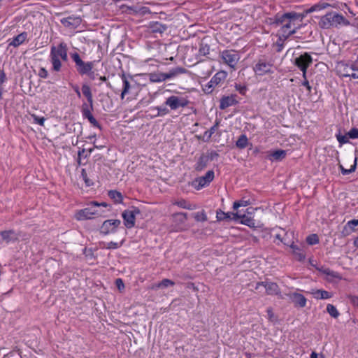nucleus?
<instances>
[{"label":"nucleus","instance_id":"obj_1","mask_svg":"<svg viewBox=\"0 0 358 358\" xmlns=\"http://www.w3.org/2000/svg\"><path fill=\"white\" fill-rule=\"evenodd\" d=\"M303 20V15L294 12L286 13L282 15H276L273 24L280 27L278 33L284 34V37H289L295 34L300 27Z\"/></svg>","mask_w":358,"mask_h":358},{"label":"nucleus","instance_id":"obj_2","mask_svg":"<svg viewBox=\"0 0 358 358\" xmlns=\"http://www.w3.org/2000/svg\"><path fill=\"white\" fill-rule=\"evenodd\" d=\"M349 24V21L341 14L331 12L322 16L319 22V25L323 29L337 27Z\"/></svg>","mask_w":358,"mask_h":358},{"label":"nucleus","instance_id":"obj_3","mask_svg":"<svg viewBox=\"0 0 358 358\" xmlns=\"http://www.w3.org/2000/svg\"><path fill=\"white\" fill-rule=\"evenodd\" d=\"M60 59L67 61V46L66 44L61 43L57 46H53L50 51V61L52 64V69L59 71L62 66Z\"/></svg>","mask_w":358,"mask_h":358},{"label":"nucleus","instance_id":"obj_4","mask_svg":"<svg viewBox=\"0 0 358 358\" xmlns=\"http://www.w3.org/2000/svg\"><path fill=\"white\" fill-rule=\"evenodd\" d=\"M106 206L105 203H92L88 207L78 211L75 217L78 220H84L102 216L104 210L101 207H106Z\"/></svg>","mask_w":358,"mask_h":358},{"label":"nucleus","instance_id":"obj_5","mask_svg":"<svg viewBox=\"0 0 358 358\" xmlns=\"http://www.w3.org/2000/svg\"><path fill=\"white\" fill-rule=\"evenodd\" d=\"M222 62L229 66L232 69H236V66L240 59L239 54L233 50H227L220 52Z\"/></svg>","mask_w":358,"mask_h":358},{"label":"nucleus","instance_id":"obj_6","mask_svg":"<svg viewBox=\"0 0 358 358\" xmlns=\"http://www.w3.org/2000/svg\"><path fill=\"white\" fill-rule=\"evenodd\" d=\"M71 57L77 66L78 73L81 75L90 74V71L93 69L95 62H83L79 55L76 52L71 54Z\"/></svg>","mask_w":358,"mask_h":358},{"label":"nucleus","instance_id":"obj_7","mask_svg":"<svg viewBox=\"0 0 358 358\" xmlns=\"http://www.w3.org/2000/svg\"><path fill=\"white\" fill-rule=\"evenodd\" d=\"M312 62L313 59L311 56L307 52H305L299 57H296L294 59V64L303 72V77L304 78H306V69L312 64Z\"/></svg>","mask_w":358,"mask_h":358},{"label":"nucleus","instance_id":"obj_8","mask_svg":"<svg viewBox=\"0 0 358 358\" xmlns=\"http://www.w3.org/2000/svg\"><path fill=\"white\" fill-rule=\"evenodd\" d=\"M189 101L182 96H171L166 99L165 104L171 110H176L180 107H185L188 105Z\"/></svg>","mask_w":358,"mask_h":358},{"label":"nucleus","instance_id":"obj_9","mask_svg":"<svg viewBox=\"0 0 358 358\" xmlns=\"http://www.w3.org/2000/svg\"><path fill=\"white\" fill-rule=\"evenodd\" d=\"M140 213V210L136 208H131L122 213L124 225L130 229L135 224L136 215Z\"/></svg>","mask_w":358,"mask_h":358},{"label":"nucleus","instance_id":"obj_10","mask_svg":"<svg viewBox=\"0 0 358 358\" xmlns=\"http://www.w3.org/2000/svg\"><path fill=\"white\" fill-rule=\"evenodd\" d=\"M120 224L121 221L120 220H106L103 222L101 227V232L105 235L108 234L109 233H113Z\"/></svg>","mask_w":358,"mask_h":358},{"label":"nucleus","instance_id":"obj_11","mask_svg":"<svg viewBox=\"0 0 358 358\" xmlns=\"http://www.w3.org/2000/svg\"><path fill=\"white\" fill-rule=\"evenodd\" d=\"M264 287L266 289L267 294L273 295L278 294L279 292V288L276 283L271 282H259L256 284L255 289H259L260 287Z\"/></svg>","mask_w":358,"mask_h":358},{"label":"nucleus","instance_id":"obj_12","mask_svg":"<svg viewBox=\"0 0 358 358\" xmlns=\"http://www.w3.org/2000/svg\"><path fill=\"white\" fill-rule=\"evenodd\" d=\"M249 214V213H248L247 215L241 214L240 211H237L234 214H232V219L233 220H241V223L249 227H254L255 224V221Z\"/></svg>","mask_w":358,"mask_h":358},{"label":"nucleus","instance_id":"obj_13","mask_svg":"<svg viewBox=\"0 0 358 358\" xmlns=\"http://www.w3.org/2000/svg\"><path fill=\"white\" fill-rule=\"evenodd\" d=\"M272 64L264 60H259L255 65L254 70L257 75L262 76L271 71Z\"/></svg>","mask_w":358,"mask_h":358},{"label":"nucleus","instance_id":"obj_14","mask_svg":"<svg viewBox=\"0 0 358 358\" xmlns=\"http://www.w3.org/2000/svg\"><path fill=\"white\" fill-rule=\"evenodd\" d=\"M287 296L295 306L303 308L306 305V299L301 294L292 292L287 294Z\"/></svg>","mask_w":358,"mask_h":358},{"label":"nucleus","instance_id":"obj_15","mask_svg":"<svg viewBox=\"0 0 358 358\" xmlns=\"http://www.w3.org/2000/svg\"><path fill=\"white\" fill-rule=\"evenodd\" d=\"M214 178V172L213 171H208L205 176L199 178L196 182L198 183L197 188L200 189L208 185Z\"/></svg>","mask_w":358,"mask_h":358},{"label":"nucleus","instance_id":"obj_16","mask_svg":"<svg viewBox=\"0 0 358 358\" xmlns=\"http://www.w3.org/2000/svg\"><path fill=\"white\" fill-rule=\"evenodd\" d=\"M236 96L234 94L223 96L220 99V109L224 110L229 106L236 105L238 103V101L236 100Z\"/></svg>","mask_w":358,"mask_h":358},{"label":"nucleus","instance_id":"obj_17","mask_svg":"<svg viewBox=\"0 0 358 358\" xmlns=\"http://www.w3.org/2000/svg\"><path fill=\"white\" fill-rule=\"evenodd\" d=\"M1 236L6 243H13L18 238L17 234L12 230L1 231Z\"/></svg>","mask_w":358,"mask_h":358},{"label":"nucleus","instance_id":"obj_18","mask_svg":"<svg viewBox=\"0 0 358 358\" xmlns=\"http://www.w3.org/2000/svg\"><path fill=\"white\" fill-rule=\"evenodd\" d=\"M317 299H327L332 296V294L323 289H312L310 292Z\"/></svg>","mask_w":358,"mask_h":358},{"label":"nucleus","instance_id":"obj_19","mask_svg":"<svg viewBox=\"0 0 358 358\" xmlns=\"http://www.w3.org/2000/svg\"><path fill=\"white\" fill-rule=\"evenodd\" d=\"M347 159L349 162H353V164L351 165L350 168L349 169H345L342 164H339V167L341 170V172L343 175H347L350 173H352L355 171L356 166H357V157H352V156H348Z\"/></svg>","mask_w":358,"mask_h":358},{"label":"nucleus","instance_id":"obj_20","mask_svg":"<svg viewBox=\"0 0 358 358\" xmlns=\"http://www.w3.org/2000/svg\"><path fill=\"white\" fill-rule=\"evenodd\" d=\"M186 70L182 67H176L171 69L169 72L164 73L166 80L176 78L180 74L185 73Z\"/></svg>","mask_w":358,"mask_h":358},{"label":"nucleus","instance_id":"obj_21","mask_svg":"<svg viewBox=\"0 0 358 358\" xmlns=\"http://www.w3.org/2000/svg\"><path fill=\"white\" fill-rule=\"evenodd\" d=\"M227 73L226 71H220L217 72L212 78L211 83L217 86L219 84L222 83L227 78Z\"/></svg>","mask_w":358,"mask_h":358},{"label":"nucleus","instance_id":"obj_22","mask_svg":"<svg viewBox=\"0 0 358 358\" xmlns=\"http://www.w3.org/2000/svg\"><path fill=\"white\" fill-rule=\"evenodd\" d=\"M175 285L174 282L169 279H164L162 281L158 283L153 284L151 286V289L154 290H157L159 289H164L169 286H173Z\"/></svg>","mask_w":358,"mask_h":358},{"label":"nucleus","instance_id":"obj_23","mask_svg":"<svg viewBox=\"0 0 358 358\" xmlns=\"http://www.w3.org/2000/svg\"><path fill=\"white\" fill-rule=\"evenodd\" d=\"M286 156V151L282 150H278L271 152L268 157L271 161H280L284 159Z\"/></svg>","mask_w":358,"mask_h":358},{"label":"nucleus","instance_id":"obj_24","mask_svg":"<svg viewBox=\"0 0 358 358\" xmlns=\"http://www.w3.org/2000/svg\"><path fill=\"white\" fill-rule=\"evenodd\" d=\"M339 71L342 76L351 77V74L353 73V64L351 66L341 64L339 65Z\"/></svg>","mask_w":358,"mask_h":358},{"label":"nucleus","instance_id":"obj_25","mask_svg":"<svg viewBox=\"0 0 358 358\" xmlns=\"http://www.w3.org/2000/svg\"><path fill=\"white\" fill-rule=\"evenodd\" d=\"M149 79L152 83H161L166 80L164 73H152L149 75Z\"/></svg>","mask_w":358,"mask_h":358},{"label":"nucleus","instance_id":"obj_26","mask_svg":"<svg viewBox=\"0 0 358 358\" xmlns=\"http://www.w3.org/2000/svg\"><path fill=\"white\" fill-rule=\"evenodd\" d=\"M208 160L209 159L208 156L201 155L196 165V169L198 171L203 170L205 167H206Z\"/></svg>","mask_w":358,"mask_h":358},{"label":"nucleus","instance_id":"obj_27","mask_svg":"<svg viewBox=\"0 0 358 358\" xmlns=\"http://www.w3.org/2000/svg\"><path fill=\"white\" fill-rule=\"evenodd\" d=\"M288 38L289 37H284V34L278 33V38L274 45L278 52H280L282 50L284 43Z\"/></svg>","mask_w":358,"mask_h":358},{"label":"nucleus","instance_id":"obj_28","mask_svg":"<svg viewBox=\"0 0 358 358\" xmlns=\"http://www.w3.org/2000/svg\"><path fill=\"white\" fill-rule=\"evenodd\" d=\"M174 204L180 206V208L189 210H194L196 208V206L195 204L189 203L183 199L176 201Z\"/></svg>","mask_w":358,"mask_h":358},{"label":"nucleus","instance_id":"obj_29","mask_svg":"<svg viewBox=\"0 0 358 358\" xmlns=\"http://www.w3.org/2000/svg\"><path fill=\"white\" fill-rule=\"evenodd\" d=\"M122 79L123 82V89L121 93V99H124L125 95L129 92L130 84L124 75H122Z\"/></svg>","mask_w":358,"mask_h":358},{"label":"nucleus","instance_id":"obj_30","mask_svg":"<svg viewBox=\"0 0 358 358\" xmlns=\"http://www.w3.org/2000/svg\"><path fill=\"white\" fill-rule=\"evenodd\" d=\"M82 92L87 97L88 102L92 106L93 99L90 87L87 85H83L82 87Z\"/></svg>","mask_w":358,"mask_h":358},{"label":"nucleus","instance_id":"obj_31","mask_svg":"<svg viewBox=\"0 0 358 358\" xmlns=\"http://www.w3.org/2000/svg\"><path fill=\"white\" fill-rule=\"evenodd\" d=\"M26 39V34H20L17 35L13 40L10 43V45L17 47L22 44Z\"/></svg>","mask_w":358,"mask_h":358},{"label":"nucleus","instance_id":"obj_32","mask_svg":"<svg viewBox=\"0 0 358 358\" xmlns=\"http://www.w3.org/2000/svg\"><path fill=\"white\" fill-rule=\"evenodd\" d=\"M358 225V220H352L348 221L344 227V229L347 231L348 234L355 231V227Z\"/></svg>","mask_w":358,"mask_h":358},{"label":"nucleus","instance_id":"obj_33","mask_svg":"<svg viewBox=\"0 0 358 358\" xmlns=\"http://www.w3.org/2000/svg\"><path fill=\"white\" fill-rule=\"evenodd\" d=\"M109 196L115 202L120 203L122 200V196L120 192L115 190H111L108 192Z\"/></svg>","mask_w":358,"mask_h":358},{"label":"nucleus","instance_id":"obj_34","mask_svg":"<svg viewBox=\"0 0 358 358\" xmlns=\"http://www.w3.org/2000/svg\"><path fill=\"white\" fill-rule=\"evenodd\" d=\"M248 145V138L245 135H241L236 141V146L239 148H245Z\"/></svg>","mask_w":358,"mask_h":358},{"label":"nucleus","instance_id":"obj_35","mask_svg":"<svg viewBox=\"0 0 358 358\" xmlns=\"http://www.w3.org/2000/svg\"><path fill=\"white\" fill-rule=\"evenodd\" d=\"M327 311L329 313V314L334 317V318H336L338 317L339 315V313L338 311L337 310L336 308L331 305V304H328L327 306Z\"/></svg>","mask_w":358,"mask_h":358},{"label":"nucleus","instance_id":"obj_36","mask_svg":"<svg viewBox=\"0 0 358 358\" xmlns=\"http://www.w3.org/2000/svg\"><path fill=\"white\" fill-rule=\"evenodd\" d=\"M123 243V241H121L120 243L113 242L110 241L106 243H103V247L107 249H116L120 248Z\"/></svg>","mask_w":358,"mask_h":358},{"label":"nucleus","instance_id":"obj_37","mask_svg":"<svg viewBox=\"0 0 358 358\" xmlns=\"http://www.w3.org/2000/svg\"><path fill=\"white\" fill-rule=\"evenodd\" d=\"M194 217L198 222H205L207 220V216L203 210L196 213Z\"/></svg>","mask_w":358,"mask_h":358},{"label":"nucleus","instance_id":"obj_38","mask_svg":"<svg viewBox=\"0 0 358 358\" xmlns=\"http://www.w3.org/2000/svg\"><path fill=\"white\" fill-rule=\"evenodd\" d=\"M250 204V201L248 200H240L238 201H235L233 205V208L234 210H237L239 207L241 206H247Z\"/></svg>","mask_w":358,"mask_h":358},{"label":"nucleus","instance_id":"obj_39","mask_svg":"<svg viewBox=\"0 0 358 358\" xmlns=\"http://www.w3.org/2000/svg\"><path fill=\"white\" fill-rule=\"evenodd\" d=\"M306 241L309 245H315L319 242L317 235L311 234L306 238Z\"/></svg>","mask_w":358,"mask_h":358},{"label":"nucleus","instance_id":"obj_40","mask_svg":"<svg viewBox=\"0 0 358 358\" xmlns=\"http://www.w3.org/2000/svg\"><path fill=\"white\" fill-rule=\"evenodd\" d=\"M81 178L87 186H91L93 185L92 181L88 178L87 173L84 169H83L81 171Z\"/></svg>","mask_w":358,"mask_h":358},{"label":"nucleus","instance_id":"obj_41","mask_svg":"<svg viewBox=\"0 0 358 358\" xmlns=\"http://www.w3.org/2000/svg\"><path fill=\"white\" fill-rule=\"evenodd\" d=\"M218 128V122H216L215 125H213L208 131H206L204 134V136H206L208 138H210L211 136L214 134V132Z\"/></svg>","mask_w":358,"mask_h":358},{"label":"nucleus","instance_id":"obj_42","mask_svg":"<svg viewBox=\"0 0 358 358\" xmlns=\"http://www.w3.org/2000/svg\"><path fill=\"white\" fill-rule=\"evenodd\" d=\"M31 117L34 121L35 123L43 126L45 119L43 117H38L36 115H31Z\"/></svg>","mask_w":358,"mask_h":358},{"label":"nucleus","instance_id":"obj_43","mask_svg":"<svg viewBox=\"0 0 358 358\" xmlns=\"http://www.w3.org/2000/svg\"><path fill=\"white\" fill-rule=\"evenodd\" d=\"M336 138H337L338 141L341 144L347 143L348 142V139H349V136H348V134L347 135L338 134L336 136Z\"/></svg>","mask_w":358,"mask_h":358},{"label":"nucleus","instance_id":"obj_44","mask_svg":"<svg viewBox=\"0 0 358 358\" xmlns=\"http://www.w3.org/2000/svg\"><path fill=\"white\" fill-rule=\"evenodd\" d=\"M348 136L350 138L355 139L358 138V129L353 128L349 131Z\"/></svg>","mask_w":358,"mask_h":358},{"label":"nucleus","instance_id":"obj_45","mask_svg":"<svg viewBox=\"0 0 358 358\" xmlns=\"http://www.w3.org/2000/svg\"><path fill=\"white\" fill-rule=\"evenodd\" d=\"M215 87H216V85L213 84V83H211V80H210L208 83V84L205 85V87L203 88V90L206 93H210L212 92V90H213V88H214Z\"/></svg>","mask_w":358,"mask_h":358},{"label":"nucleus","instance_id":"obj_46","mask_svg":"<svg viewBox=\"0 0 358 358\" xmlns=\"http://www.w3.org/2000/svg\"><path fill=\"white\" fill-rule=\"evenodd\" d=\"M324 273L333 278H338V274L329 268H326L323 271Z\"/></svg>","mask_w":358,"mask_h":358},{"label":"nucleus","instance_id":"obj_47","mask_svg":"<svg viewBox=\"0 0 358 358\" xmlns=\"http://www.w3.org/2000/svg\"><path fill=\"white\" fill-rule=\"evenodd\" d=\"M226 215L224 212L222 210H217L216 217L218 220H226Z\"/></svg>","mask_w":358,"mask_h":358},{"label":"nucleus","instance_id":"obj_48","mask_svg":"<svg viewBox=\"0 0 358 358\" xmlns=\"http://www.w3.org/2000/svg\"><path fill=\"white\" fill-rule=\"evenodd\" d=\"M115 285L120 291H122L124 288L123 281L120 278L116 279Z\"/></svg>","mask_w":358,"mask_h":358},{"label":"nucleus","instance_id":"obj_49","mask_svg":"<svg viewBox=\"0 0 358 358\" xmlns=\"http://www.w3.org/2000/svg\"><path fill=\"white\" fill-rule=\"evenodd\" d=\"M351 78H358V65L356 64H353V73L351 74Z\"/></svg>","mask_w":358,"mask_h":358},{"label":"nucleus","instance_id":"obj_50","mask_svg":"<svg viewBox=\"0 0 358 358\" xmlns=\"http://www.w3.org/2000/svg\"><path fill=\"white\" fill-rule=\"evenodd\" d=\"M88 120L90 121V122L94 127H100L98 122L96 121V120L93 117V115L90 116V117H87Z\"/></svg>","mask_w":358,"mask_h":358},{"label":"nucleus","instance_id":"obj_51","mask_svg":"<svg viewBox=\"0 0 358 358\" xmlns=\"http://www.w3.org/2000/svg\"><path fill=\"white\" fill-rule=\"evenodd\" d=\"M83 115L86 118L92 115L91 112L90 111V110L87 107H85V106H83Z\"/></svg>","mask_w":358,"mask_h":358},{"label":"nucleus","instance_id":"obj_52","mask_svg":"<svg viewBox=\"0 0 358 358\" xmlns=\"http://www.w3.org/2000/svg\"><path fill=\"white\" fill-rule=\"evenodd\" d=\"M236 90H238L241 94H245V92H246V87L245 86H242V85H236Z\"/></svg>","mask_w":358,"mask_h":358},{"label":"nucleus","instance_id":"obj_53","mask_svg":"<svg viewBox=\"0 0 358 358\" xmlns=\"http://www.w3.org/2000/svg\"><path fill=\"white\" fill-rule=\"evenodd\" d=\"M267 314H268V320L270 321H273L275 319V315H274V313H273V310L271 308L267 309Z\"/></svg>","mask_w":358,"mask_h":358},{"label":"nucleus","instance_id":"obj_54","mask_svg":"<svg viewBox=\"0 0 358 358\" xmlns=\"http://www.w3.org/2000/svg\"><path fill=\"white\" fill-rule=\"evenodd\" d=\"M275 238L277 239L280 240L281 242L284 243V244H285V245H289V241H288L287 240V238L286 237L282 238L280 234H276L275 235Z\"/></svg>","mask_w":358,"mask_h":358},{"label":"nucleus","instance_id":"obj_55","mask_svg":"<svg viewBox=\"0 0 358 358\" xmlns=\"http://www.w3.org/2000/svg\"><path fill=\"white\" fill-rule=\"evenodd\" d=\"M169 113V110L166 108H158V115H166Z\"/></svg>","mask_w":358,"mask_h":358},{"label":"nucleus","instance_id":"obj_56","mask_svg":"<svg viewBox=\"0 0 358 358\" xmlns=\"http://www.w3.org/2000/svg\"><path fill=\"white\" fill-rule=\"evenodd\" d=\"M288 245H289L290 248L293 250L294 254L300 250V249L297 247V245H296L294 243V242H292V243L289 242V244Z\"/></svg>","mask_w":358,"mask_h":358},{"label":"nucleus","instance_id":"obj_57","mask_svg":"<svg viewBox=\"0 0 358 358\" xmlns=\"http://www.w3.org/2000/svg\"><path fill=\"white\" fill-rule=\"evenodd\" d=\"M288 245H289L290 248L293 250L294 254L300 250V249L297 247V245H296L294 243V242H292V243L289 242V244Z\"/></svg>","mask_w":358,"mask_h":358},{"label":"nucleus","instance_id":"obj_58","mask_svg":"<svg viewBox=\"0 0 358 358\" xmlns=\"http://www.w3.org/2000/svg\"><path fill=\"white\" fill-rule=\"evenodd\" d=\"M329 6V4L327 3H321L315 6V8L317 9H324Z\"/></svg>","mask_w":358,"mask_h":358},{"label":"nucleus","instance_id":"obj_59","mask_svg":"<svg viewBox=\"0 0 358 358\" xmlns=\"http://www.w3.org/2000/svg\"><path fill=\"white\" fill-rule=\"evenodd\" d=\"M294 255L299 261H302L305 259V255L302 252H301L300 250L294 253Z\"/></svg>","mask_w":358,"mask_h":358},{"label":"nucleus","instance_id":"obj_60","mask_svg":"<svg viewBox=\"0 0 358 358\" xmlns=\"http://www.w3.org/2000/svg\"><path fill=\"white\" fill-rule=\"evenodd\" d=\"M39 76L42 78H46L48 76V72L45 69H41L39 73Z\"/></svg>","mask_w":358,"mask_h":358},{"label":"nucleus","instance_id":"obj_61","mask_svg":"<svg viewBox=\"0 0 358 358\" xmlns=\"http://www.w3.org/2000/svg\"><path fill=\"white\" fill-rule=\"evenodd\" d=\"M302 85L306 87L309 92H310L311 87L310 86L308 81L306 78Z\"/></svg>","mask_w":358,"mask_h":358},{"label":"nucleus","instance_id":"obj_62","mask_svg":"<svg viewBox=\"0 0 358 358\" xmlns=\"http://www.w3.org/2000/svg\"><path fill=\"white\" fill-rule=\"evenodd\" d=\"M351 301L355 306H357L358 308V296L352 297Z\"/></svg>","mask_w":358,"mask_h":358},{"label":"nucleus","instance_id":"obj_63","mask_svg":"<svg viewBox=\"0 0 358 358\" xmlns=\"http://www.w3.org/2000/svg\"><path fill=\"white\" fill-rule=\"evenodd\" d=\"M310 358H323L322 355H319L315 352H313L310 355Z\"/></svg>","mask_w":358,"mask_h":358},{"label":"nucleus","instance_id":"obj_64","mask_svg":"<svg viewBox=\"0 0 358 358\" xmlns=\"http://www.w3.org/2000/svg\"><path fill=\"white\" fill-rule=\"evenodd\" d=\"M235 213H225L226 215V220H233L232 214H234Z\"/></svg>","mask_w":358,"mask_h":358}]
</instances>
